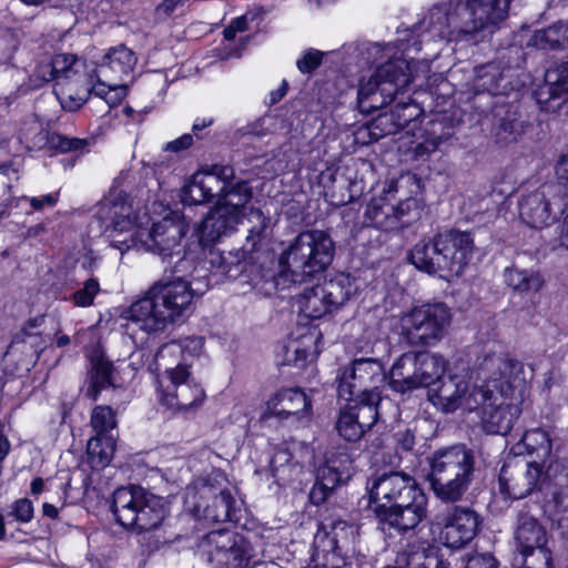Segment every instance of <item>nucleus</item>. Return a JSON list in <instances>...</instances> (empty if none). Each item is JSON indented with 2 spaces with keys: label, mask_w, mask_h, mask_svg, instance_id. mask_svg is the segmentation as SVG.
<instances>
[{
  "label": "nucleus",
  "mask_w": 568,
  "mask_h": 568,
  "mask_svg": "<svg viewBox=\"0 0 568 568\" xmlns=\"http://www.w3.org/2000/svg\"><path fill=\"white\" fill-rule=\"evenodd\" d=\"M335 244L331 236L321 230L300 233L278 258L280 271L256 265L246 257L245 250L210 251L211 270L231 280L241 275L255 288L270 295L283 290L288 283H302L307 277L325 271L332 263Z\"/></svg>",
  "instance_id": "nucleus-1"
},
{
  "label": "nucleus",
  "mask_w": 568,
  "mask_h": 568,
  "mask_svg": "<svg viewBox=\"0 0 568 568\" xmlns=\"http://www.w3.org/2000/svg\"><path fill=\"white\" fill-rule=\"evenodd\" d=\"M511 0H446L434 4L419 23L430 38L477 43L508 17Z\"/></svg>",
  "instance_id": "nucleus-2"
},
{
  "label": "nucleus",
  "mask_w": 568,
  "mask_h": 568,
  "mask_svg": "<svg viewBox=\"0 0 568 568\" xmlns=\"http://www.w3.org/2000/svg\"><path fill=\"white\" fill-rule=\"evenodd\" d=\"M194 285V281L181 278L159 280L141 298L131 304L126 311V318L146 333L162 332L191 314L194 296L205 292L209 281H205L203 286Z\"/></svg>",
  "instance_id": "nucleus-3"
},
{
  "label": "nucleus",
  "mask_w": 568,
  "mask_h": 568,
  "mask_svg": "<svg viewBox=\"0 0 568 568\" xmlns=\"http://www.w3.org/2000/svg\"><path fill=\"white\" fill-rule=\"evenodd\" d=\"M474 241L468 232L450 230L434 240L420 241L409 253L412 264L428 274L460 275L473 256Z\"/></svg>",
  "instance_id": "nucleus-4"
},
{
  "label": "nucleus",
  "mask_w": 568,
  "mask_h": 568,
  "mask_svg": "<svg viewBox=\"0 0 568 568\" xmlns=\"http://www.w3.org/2000/svg\"><path fill=\"white\" fill-rule=\"evenodd\" d=\"M111 510L121 526L138 532L156 529L166 515L163 498L140 486L115 489Z\"/></svg>",
  "instance_id": "nucleus-5"
},
{
  "label": "nucleus",
  "mask_w": 568,
  "mask_h": 568,
  "mask_svg": "<svg viewBox=\"0 0 568 568\" xmlns=\"http://www.w3.org/2000/svg\"><path fill=\"white\" fill-rule=\"evenodd\" d=\"M412 80L410 63L404 59H393L379 65L367 80L363 79L358 84L359 111L369 114L386 106Z\"/></svg>",
  "instance_id": "nucleus-6"
},
{
  "label": "nucleus",
  "mask_w": 568,
  "mask_h": 568,
  "mask_svg": "<svg viewBox=\"0 0 568 568\" xmlns=\"http://www.w3.org/2000/svg\"><path fill=\"white\" fill-rule=\"evenodd\" d=\"M567 207L568 186L560 181L545 183L518 201L520 219L534 229L550 226Z\"/></svg>",
  "instance_id": "nucleus-7"
},
{
  "label": "nucleus",
  "mask_w": 568,
  "mask_h": 568,
  "mask_svg": "<svg viewBox=\"0 0 568 568\" xmlns=\"http://www.w3.org/2000/svg\"><path fill=\"white\" fill-rule=\"evenodd\" d=\"M450 321V310L444 303L415 306L402 320L403 335L412 346H433L444 337Z\"/></svg>",
  "instance_id": "nucleus-8"
},
{
  "label": "nucleus",
  "mask_w": 568,
  "mask_h": 568,
  "mask_svg": "<svg viewBox=\"0 0 568 568\" xmlns=\"http://www.w3.org/2000/svg\"><path fill=\"white\" fill-rule=\"evenodd\" d=\"M357 528L344 520L322 523L314 537L312 561L314 568H342L353 550Z\"/></svg>",
  "instance_id": "nucleus-9"
},
{
  "label": "nucleus",
  "mask_w": 568,
  "mask_h": 568,
  "mask_svg": "<svg viewBox=\"0 0 568 568\" xmlns=\"http://www.w3.org/2000/svg\"><path fill=\"white\" fill-rule=\"evenodd\" d=\"M205 392L190 377L189 366L178 363L165 367V375L160 381L159 402L174 413L187 414L203 404Z\"/></svg>",
  "instance_id": "nucleus-10"
},
{
  "label": "nucleus",
  "mask_w": 568,
  "mask_h": 568,
  "mask_svg": "<svg viewBox=\"0 0 568 568\" xmlns=\"http://www.w3.org/2000/svg\"><path fill=\"white\" fill-rule=\"evenodd\" d=\"M545 465L525 456L507 457L498 476L500 491L523 499L540 490L547 481Z\"/></svg>",
  "instance_id": "nucleus-11"
},
{
  "label": "nucleus",
  "mask_w": 568,
  "mask_h": 568,
  "mask_svg": "<svg viewBox=\"0 0 568 568\" xmlns=\"http://www.w3.org/2000/svg\"><path fill=\"white\" fill-rule=\"evenodd\" d=\"M205 542L209 560L215 568H253L258 562L251 542L232 530H212Z\"/></svg>",
  "instance_id": "nucleus-12"
},
{
  "label": "nucleus",
  "mask_w": 568,
  "mask_h": 568,
  "mask_svg": "<svg viewBox=\"0 0 568 568\" xmlns=\"http://www.w3.org/2000/svg\"><path fill=\"white\" fill-rule=\"evenodd\" d=\"M385 379L384 367L376 358H355L337 376V393L345 400L359 394L377 392V384Z\"/></svg>",
  "instance_id": "nucleus-13"
},
{
  "label": "nucleus",
  "mask_w": 568,
  "mask_h": 568,
  "mask_svg": "<svg viewBox=\"0 0 568 568\" xmlns=\"http://www.w3.org/2000/svg\"><path fill=\"white\" fill-rule=\"evenodd\" d=\"M185 235V227L181 222L163 219L153 224L150 231L139 230L131 239L126 248L136 247L159 254L165 260L182 252L181 241Z\"/></svg>",
  "instance_id": "nucleus-14"
},
{
  "label": "nucleus",
  "mask_w": 568,
  "mask_h": 568,
  "mask_svg": "<svg viewBox=\"0 0 568 568\" xmlns=\"http://www.w3.org/2000/svg\"><path fill=\"white\" fill-rule=\"evenodd\" d=\"M389 193L373 197L366 205L364 223L384 231H393L410 225L418 217L417 202L407 199L394 204Z\"/></svg>",
  "instance_id": "nucleus-15"
},
{
  "label": "nucleus",
  "mask_w": 568,
  "mask_h": 568,
  "mask_svg": "<svg viewBox=\"0 0 568 568\" xmlns=\"http://www.w3.org/2000/svg\"><path fill=\"white\" fill-rule=\"evenodd\" d=\"M433 524L440 527V541L449 548L458 549L476 536L479 516L468 507L454 506L437 513Z\"/></svg>",
  "instance_id": "nucleus-16"
},
{
  "label": "nucleus",
  "mask_w": 568,
  "mask_h": 568,
  "mask_svg": "<svg viewBox=\"0 0 568 568\" xmlns=\"http://www.w3.org/2000/svg\"><path fill=\"white\" fill-rule=\"evenodd\" d=\"M423 494L417 481L402 471L382 474L373 479L369 488L371 501L376 504V507L381 505L397 506Z\"/></svg>",
  "instance_id": "nucleus-17"
},
{
  "label": "nucleus",
  "mask_w": 568,
  "mask_h": 568,
  "mask_svg": "<svg viewBox=\"0 0 568 568\" xmlns=\"http://www.w3.org/2000/svg\"><path fill=\"white\" fill-rule=\"evenodd\" d=\"M199 500L194 501L195 516L209 524L239 521L240 507L229 490H217L213 486L202 485L196 493Z\"/></svg>",
  "instance_id": "nucleus-18"
},
{
  "label": "nucleus",
  "mask_w": 568,
  "mask_h": 568,
  "mask_svg": "<svg viewBox=\"0 0 568 568\" xmlns=\"http://www.w3.org/2000/svg\"><path fill=\"white\" fill-rule=\"evenodd\" d=\"M383 530L394 529L399 534L414 530L427 516V497L425 494L405 501L400 505L385 507L381 505L375 508Z\"/></svg>",
  "instance_id": "nucleus-19"
},
{
  "label": "nucleus",
  "mask_w": 568,
  "mask_h": 568,
  "mask_svg": "<svg viewBox=\"0 0 568 568\" xmlns=\"http://www.w3.org/2000/svg\"><path fill=\"white\" fill-rule=\"evenodd\" d=\"M430 473L475 478V452L465 444H456L437 449L429 458Z\"/></svg>",
  "instance_id": "nucleus-20"
},
{
  "label": "nucleus",
  "mask_w": 568,
  "mask_h": 568,
  "mask_svg": "<svg viewBox=\"0 0 568 568\" xmlns=\"http://www.w3.org/2000/svg\"><path fill=\"white\" fill-rule=\"evenodd\" d=\"M513 69L500 62H489L474 69L471 89L474 98L485 95H506L516 87Z\"/></svg>",
  "instance_id": "nucleus-21"
},
{
  "label": "nucleus",
  "mask_w": 568,
  "mask_h": 568,
  "mask_svg": "<svg viewBox=\"0 0 568 568\" xmlns=\"http://www.w3.org/2000/svg\"><path fill=\"white\" fill-rule=\"evenodd\" d=\"M311 412V399L300 388L281 389L266 403V414L281 419L294 418L304 423L310 419Z\"/></svg>",
  "instance_id": "nucleus-22"
},
{
  "label": "nucleus",
  "mask_w": 568,
  "mask_h": 568,
  "mask_svg": "<svg viewBox=\"0 0 568 568\" xmlns=\"http://www.w3.org/2000/svg\"><path fill=\"white\" fill-rule=\"evenodd\" d=\"M468 373L444 375L437 386L429 389L432 403L445 413H453L463 405L464 393L468 392Z\"/></svg>",
  "instance_id": "nucleus-23"
},
{
  "label": "nucleus",
  "mask_w": 568,
  "mask_h": 568,
  "mask_svg": "<svg viewBox=\"0 0 568 568\" xmlns=\"http://www.w3.org/2000/svg\"><path fill=\"white\" fill-rule=\"evenodd\" d=\"M97 217L104 231L124 232L133 226L132 207L121 193L102 200L97 211Z\"/></svg>",
  "instance_id": "nucleus-24"
},
{
  "label": "nucleus",
  "mask_w": 568,
  "mask_h": 568,
  "mask_svg": "<svg viewBox=\"0 0 568 568\" xmlns=\"http://www.w3.org/2000/svg\"><path fill=\"white\" fill-rule=\"evenodd\" d=\"M233 209L216 206L207 213L199 227V240L204 246L213 244L223 235L235 230L240 223Z\"/></svg>",
  "instance_id": "nucleus-25"
},
{
  "label": "nucleus",
  "mask_w": 568,
  "mask_h": 568,
  "mask_svg": "<svg viewBox=\"0 0 568 568\" xmlns=\"http://www.w3.org/2000/svg\"><path fill=\"white\" fill-rule=\"evenodd\" d=\"M515 541L520 552L546 548V529L525 508L520 509L516 516Z\"/></svg>",
  "instance_id": "nucleus-26"
},
{
  "label": "nucleus",
  "mask_w": 568,
  "mask_h": 568,
  "mask_svg": "<svg viewBox=\"0 0 568 568\" xmlns=\"http://www.w3.org/2000/svg\"><path fill=\"white\" fill-rule=\"evenodd\" d=\"M521 414L517 404L494 400L481 412V424L488 434L507 435Z\"/></svg>",
  "instance_id": "nucleus-27"
},
{
  "label": "nucleus",
  "mask_w": 568,
  "mask_h": 568,
  "mask_svg": "<svg viewBox=\"0 0 568 568\" xmlns=\"http://www.w3.org/2000/svg\"><path fill=\"white\" fill-rule=\"evenodd\" d=\"M136 60L135 53L124 44L110 48L97 65L94 74L97 78L103 77L121 80L133 70Z\"/></svg>",
  "instance_id": "nucleus-28"
},
{
  "label": "nucleus",
  "mask_w": 568,
  "mask_h": 568,
  "mask_svg": "<svg viewBox=\"0 0 568 568\" xmlns=\"http://www.w3.org/2000/svg\"><path fill=\"white\" fill-rule=\"evenodd\" d=\"M568 94V61L559 63L546 73V85L537 92V101L542 109L555 110L558 104L556 100Z\"/></svg>",
  "instance_id": "nucleus-29"
},
{
  "label": "nucleus",
  "mask_w": 568,
  "mask_h": 568,
  "mask_svg": "<svg viewBox=\"0 0 568 568\" xmlns=\"http://www.w3.org/2000/svg\"><path fill=\"white\" fill-rule=\"evenodd\" d=\"M204 339L199 336H189L179 341H172L164 344L155 355L158 366L169 367L171 363L176 361L186 364L189 357L199 356L202 352Z\"/></svg>",
  "instance_id": "nucleus-30"
},
{
  "label": "nucleus",
  "mask_w": 568,
  "mask_h": 568,
  "mask_svg": "<svg viewBox=\"0 0 568 568\" xmlns=\"http://www.w3.org/2000/svg\"><path fill=\"white\" fill-rule=\"evenodd\" d=\"M428 480L437 499L454 504L463 499L474 479L429 473Z\"/></svg>",
  "instance_id": "nucleus-31"
},
{
  "label": "nucleus",
  "mask_w": 568,
  "mask_h": 568,
  "mask_svg": "<svg viewBox=\"0 0 568 568\" xmlns=\"http://www.w3.org/2000/svg\"><path fill=\"white\" fill-rule=\"evenodd\" d=\"M498 377H494L495 387L504 397H509L524 386V366L514 358H497Z\"/></svg>",
  "instance_id": "nucleus-32"
},
{
  "label": "nucleus",
  "mask_w": 568,
  "mask_h": 568,
  "mask_svg": "<svg viewBox=\"0 0 568 568\" xmlns=\"http://www.w3.org/2000/svg\"><path fill=\"white\" fill-rule=\"evenodd\" d=\"M546 476L552 483V503L557 513H568V459L551 460Z\"/></svg>",
  "instance_id": "nucleus-33"
},
{
  "label": "nucleus",
  "mask_w": 568,
  "mask_h": 568,
  "mask_svg": "<svg viewBox=\"0 0 568 568\" xmlns=\"http://www.w3.org/2000/svg\"><path fill=\"white\" fill-rule=\"evenodd\" d=\"M414 352L403 354L389 371V386L393 390L405 394L417 389Z\"/></svg>",
  "instance_id": "nucleus-34"
},
{
  "label": "nucleus",
  "mask_w": 568,
  "mask_h": 568,
  "mask_svg": "<svg viewBox=\"0 0 568 568\" xmlns=\"http://www.w3.org/2000/svg\"><path fill=\"white\" fill-rule=\"evenodd\" d=\"M36 135L31 141H28V148L30 149H42L44 145H49L50 149L60 152H75L84 151L89 146L87 139L69 138L59 133H49L42 130L39 125H36Z\"/></svg>",
  "instance_id": "nucleus-35"
},
{
  "label": "nucleus",
  "mask_w": 568,
  "mask_h": 568,
  "mask_svg": "<svg viewBox=\"0 0 568 568\" xmlns=\"http://www.w3.org/2000/svg\"><path fill=\"white\" fill-rule=\"evenodd\" d=\"M410 108V105L406 104H403L402 106L396 105L395 110L390 113L379 114L369 125V134L372 139L374 141H378L386 135L396 134L399 130L405 128L415 115L409 113L407 116H402L399 112H405Z\"/></svg>",
  "instance_id": "nucleus-36"
},
{
  "label": "nucleus",
  "mask_w": 568,
  "mask_h": 568,
  "mask_svg": "<svg viewBox=\"0 0 568 568\" xmlns=\"http://www.w3.org/2000/svg\"><path fill=\"white\" fill-rule=\"evenodd\" d=\"M334 311L342 307L358 291V285L351 275L339 273L321 284Z\"/></svg>",
  "instance_id": "nucleus-37"
},
{
  "label": "nucleus",
  "mask_w": 568,
  "mask_h": 568,
  "mask_svg": "<svg viewBox=\"0 0 568 568\" xmlns=\"http://www.w3.org/2000/svg\"><path fill=\"white\" fill-rule=\"evenodd\" d=\"M324 295L325 293L321 284L306 287L296 300L300 312L310 320L322 318L326 314L334 312V308Z\"/></svg>",
  "instance_id": "nucleus-38"
},
{
  "label": "nucleus",
  "mask_w": 568,
  "mask_h": 568,
  "mask_svg": "<svg viewBox=\"0 0 568 568\" xmlns=\"http://www.w3.org/2000/svg\"><path fill=\"white\" fill-rule=\"evenodd\" d=\"M527 44L539 50H564L568 48V21L556 22L534 32Z\"/></svg>",
  "instance_id": "nucleus-39"
},
{
  "label": "nucleus",
  "mask_w": 568,
  "mask_h": 568,
  "mask_svg": "<svg viewBox=\"0 0 568 568\" xmlns=\"http://www.w3.org/2000/svg\"><path fill=\"white\" fill-rule=\"evenodd\" d=\"M113 365L111 362L105 359L103 356H98L92 359L91 368L88 373V387L85 395L97 400L101 390L113 386L112 381Z\"/></svg>",
  "instance_id": "nucleus-40"
},
{
  "label": "nucleus",
  "mask_w": 568,
  "mask_h": 568,
  "mask_svg": "<svg viewBox=\"0 0 568 568\" xmlns=\"http://www.w3.org/2000/svg\"><path fill=\"white\" fill-rule=\"evenodd\" d=\"M271 474L276 484L286 486L294 481L303 471V465L293 462L287 449H277L270 462Z\"/></svg>",
  "instance_id": "nucleus-41"
},
{
  "label": "nucleus",
  "mask_w": 568,
  "mask_h": 568,
  "mask_svg": "<svg viewBox=\"0 0 568 568\" xmlns=\"http://www.w3.org/2000/svg\"><path fill=\"white\" fill-rule=\"evenodd\" d=\"M358 398V403L353 406H348V409L353 412V416L358 420L364 432H367L378 419L377 406L381 402V395L378 392H371L359 394L355 396Z\"/></svg>",
  "instance_id": "nucleus-42"
},
{
  "label": "nucleus",
  "mask_w": 568,
  "mask_h": 568,
  "mask_svg": "<svg viewBox=\"0 0 568 568\" xmlns=\"http://www.w3.org/2000/svg\"><path fill=\"white\" fill-rule=\"evenodd\" d=\"M352 463V455L348 453L347 447L339 446L325 453L324 463L318 467V470H324L325 474L337 477V480L341 483L344 476L349 477Z\"/></svg>",
  "instance_id": "nucleus-43"
},
{
  "label": "nucleus",
  "mask_w": 568,
  "mask_h": 568,
  "mask_svg": "<svg viewBox=\"0 0 568 568\" xmlns=\"http://www.w3.org/2000/svg\"><path fill=\"white\" fill-rule=\"evenodd\" d=\"M521 444L528 455H535L541 465L551 457L552 442L549 433L542 428L527 430L521 438Z\"/></svg>",
  "instance_id": "nucleus-44"
},
{
  "label": "nucleus",
  "mask_w": 568,
  "mask_h": 568,
  "mask_svg": "<svg viewBox=\"0 0 568 568\" xmlns=\"http://www.w3.org/2000/svg\"><path fill=\"white\" fill-rule=\"evenodd\" d=\"M426 134V149L429 152H433L455 134V126L452 118L447 114L435 116L428 122Z\"/></svg>",
  "instance_id": "nucleus-45"
},
{
  "label": "nucleus",
  "mask_w": 568,
  "mask_h": 568,
  "mask_svg": "<svg viewBox=\"0 0 568 568\" xmlns=\"http://www.w3.org/2000/svg\"><path fill=\"white\" fill-rule=\"evenodd\" d=\"M527 121L517 111L507 110L496 125L495 132L499 141L510 143L524 134Z\"/></svg>",
  "instance_id": "nucleus-46"
},
{
  "label": "nucleus",
  "mask_w": 568,
  "mask_h": 568,
  "mask_svg": "<svg viewBox=\"0 0 568 568\" xmlns=\"http://www.w3.org/2000/svg\"><path fill=\"white\" fill-rule=\"evenodd\" d=\"M252 199V189L246 181H236L229 183L219 205L226 209H233L241 220L242 209Z\"/></svg>",
  "instance_id": "nucleus-47"
},
{
  "label": "nucleus",
  "mask_w": 568,
  "mask_h": 568,
  "mask_svg": "<svg viewBox=\"0 0 568 568\" xmlns=\"http://www.w3.org/2000/svg\"><path fill=\"white\" fill-rule=\"evenodd\" d=\"M420 367V376L425 382V387L436 385L439 379L445 375L447 368V361L439 354L418 353Z\"/></svg>",
  "instance_id": "nucleus-48"
},
{
  "label": "nucleus",
  "mask_w": 568,
  "mask_h": 568,
  "mask_svg": "<svg viewBox=\"0 0 568 568\" xmlns=\"http://www.w3.org/2000/svg\"><path fill=\"white\" fill-rule=\"evenodd\" d=\"M505 282L520 293L538 291L542 285V280L537 272L516 267L505 270Z\"/></svg>",
  "instance_id": "nucleus-49"
},
{
  "label": "nucleus",
  "mask_w": 568,
  "mask_h": 568,
  "mask_svg": "<svg viewBox=\"0 0 568 568\" xmlns=\"http://www.w3.org/2000/svg\"><path fill=\"white\" fill-rule=\"evenodd\" d=\"M87 452L92 467L103 468L113 457L114 443L111 438L95 436L89 440Z\"/></svg>",
  "instance_id": "nucleus-50"
},
{
  "label": "nucleus",
  "mask_w": 568,
  "mask_h": 568,
  "mask_svg": "<svg viewBox=\"0 0 568 568\" xmlns=\"http://www.w3.org/2000/svg\"><path fill=\"white\" fill-rule=\"evenodd\" d=\"M101 77L98 78V83L93 84L90 89L87 88L82 94L73 95L70 92V89L62 92L64 100L62 102L64 108H69L70 110H77L81 105L85 103L88 100V97L90 94H93L98 98L104 99L105 97L110 95L112 93V89L116 84H106L100 80Z\"/></svg>",
  "instance_id": "nucleus-51"
},
{
  "label": "nucleus",
  "mask_w": 568,
  "mask_h": 568,
  "mask_svg": "<svg viewBox=\"0 0 568 568\" xmlns=\"http://www.w3.org/2000/svg\"><path fill=\"white\" fill-rule=\"evenodd\" d=\"M494 400H498V397L487 385H474L471 388L468 386V392L464 393L462 407L469 412L479 408L484 412Z\"/></svg>",
  "instance_id": "nucleus-52"
},
{
  "label": "nucleus",
  "mask_w": 568,
  "mask_h": 568,
  "mask_svg": "<svg viewBox=\"0 0 568 568\" xmlns=\"http://www.w3.org/2000/svg\"><path fill=\"white\" fill-rule=\"evenodd\" d=\"M253 215L256 219V223L248 230L244 246V250L251 253L258 251L271 235L270 219L264 216L260 211L255 212Z\"/></svg>",
  "instance_id": "nucleus-53"
},
{
  "label": "nucleus",
  "mask_w": 568,
  "mask_h": 568,
  "mask_svg": "<svg viewBox=\"0 0 568 568\" xmlns=\"http://www.w3.org/2000/svg\"><path fill=\"white\" fill-rule=\"evenodd\" d=\"M200 176L201 174L196 172L193 174L189 183L182 187L181 201L183 204L197 205L211 201L206 193L205 184H203V181ZM207 185H210V182L206 183V186Z\"/></svg>",
  "instance_id": "nucleus-54"
},
{
  "label": "nucleus",
  "mask_w": 568,
  "mask_h": 568,
  "mask_svg": "<svg viewBox=\"0 0 568 568\" xmlns=\"http://www.w3.org/2000/svg\"><path fill=\"white\" fill-rule=\"evenodd\" d=\"M335 428L338 435L346 442H356L365 434L348 407L341 409Z\"/></svg>",
  "instance_id": "nucleus-55"
},
{
  "label": "nucleus",
  "mask_w": 568,
  "mask_h": 568,
  "mask_svg": "<svg viewBox=\"0 0 568 568\" xmlns=\"http://www.w3.org/2000/svg\"><path fill=\"white\" fill-rule=\"evenodd\" d=\"M338 485L337 477H332L325 474L324 470L317 469L316 480L308 495L311 503L314 505L323 504Z\"/></svg>",
  "instance_id": "nucleus-56"
},
{
  "label": "nucleus",
  "mask_w": 568,
  "mask_h": 568,
  "mask_svg": "<svg viewBox=\"0 0 568 568\" xmlns=\"http://www.w3.org/2000/svg\"><path fill=\"white\" fill-rule=\"evenodd\" d=\"M91 426L97 436H104L116 426L114 412L110 406H95L91 414Z\"/></svg>",
  "instance_id": "nucleus-57"
},
{
  "label": "nucleus",
  "mask_w": 568,
  "mask_h": 568,
  "mask_svg": "<svg viewBox=\"0 0 568 568\" xmlns=\"http://www.w3.org/2000/svg\"><path fill=\"white\" fill-rule=\"evenodd\" d=\"M201 271H204L203 267L201 270L197 268L195 261L193 257L187 256L184 254L182 257H180L172 270V274L174 275L173 281H194V286H203L205 284L200 281V275L194 276V273H200Z\"/></svg>",
  "instance_id": "nucleus-58"
},
{
  "label": "nucleus",
  "mask_w": 568,
  "mask_h": 568,
  "mask_svg": "<svg viewBox=\"0 0 568 568\" xmlns=\"http://www.w3.org/2000/svg\"><path fill=\"white\" fill-rule=\"evenodd\" d=\"M523 568H552V557L548 548L520 552Z\"/></svg>",
  "instance_id": "nucleus-59"
},
{
  "label": "nucleus",
  "mask_w": 568,
  "mask_h": 568,
  "mask_svg": "<svg viewBox=\"0 0 568 568\" xmlns=\"http://www.w3.org/2000/svg\"><path fill=\"white\" fill-rule=\"evenodd\" d=\"M100 291V284L97 278H89L83 287L72 294V301L75 306L88 307L93 304L94 296Z\"/></svg>",
  "instance_id": "nucleus-60"
},
{
  "label": "nucleus",
  "mask_w": 568,
  "mask_h": 568,
  "mask_svg": "<svg viewBox=\"0 0 568 568\" xmlns=\"http://www.w3.org/2000/svg\"><path fill=\"white\" fill-rule=\"evenodd\" d=\"M51 63L59 79H69L70 74L74 72L73 69L79 63V59L71 53H58L52 58Z\"/></svg>",
  "instance_id": "nucleus-61"
},
{
  "label": "nucleus",
  "mask_w": 568,
  "mask_h": 568,
  "mask_svg": "<svg viewBox=\"0 0 568 568\" xmlns=\"http://www.w3.org/2000/svg\"><path fill=\"white\" fill-rule=\"evenodd\" d=\"M324 55L325 52L323 51L308 49L304 52L302 58L296 61V67L300 72L304 74L312 73L322 64Z\"/></svg>",
  "instance_id": "nucleus-62"
},
{
  "label": "nucleus",
  "mask_w": 568,
  "mask_h": 568,
  "mask_svg": "<svg viewBox=\"0 0 568 568\" xmlns=\"http://www.w3.org/2000/svg\"><path fill=\"white\" fill-rule=\"evenodd\" d=\"M18 47V40L13 31L7 28H0V61L4 62L11 59Z\"/></svg>",
  "instance_id": "nucleus-63"
},
{
  "label": "nucleus",
  "mask_w": 568,
  "mask_h": 568,
  "mask_svg": "<svg viewBox=\"0 0 568 568\" xmlns=\"http://www.w3.org/2000/svg\"><path fill=\"white\" fill-rule=\"evenodd\" d=\"M464 568H498V564L489 554H475L466 559Z\"/></svg>",
  "instance_id": "nucleus-64"
}]
</instances>
